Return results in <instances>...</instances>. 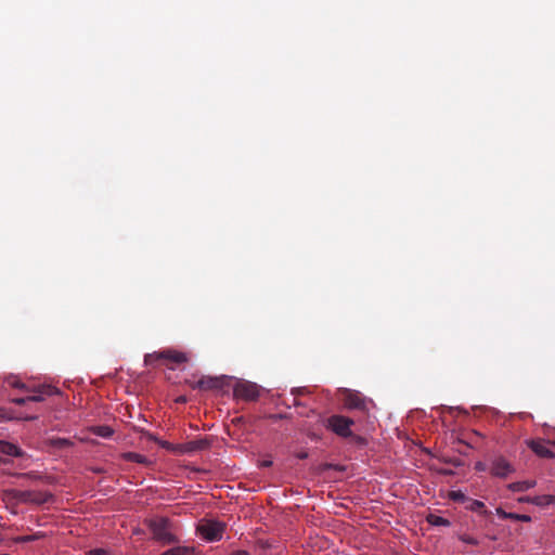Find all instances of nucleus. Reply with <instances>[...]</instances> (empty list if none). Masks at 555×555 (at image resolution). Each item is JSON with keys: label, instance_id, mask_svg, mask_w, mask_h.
Instances as JSON below:
<instances>
[{"label": "nucleus", "instance_id": "33", "mask_svg": "<svg viewBox=\"0 0 555 555\" xmlns=\"http://www.w3.org/2000/svg\"><path fill=\"white\" fill-rule=\"evenodd\" d=\"M186 401L185 397H179L177 399V402H181V403H184Z\"/></svg>", "mask_w": 555, "mask_h": 555}, {"label": "nucleus", "instance_id": "8", "mask_svg": "<svg viewBox=\"0 0 555 555\" xmlns=\"http://www.w3.org/2000/svg\"><path fill=\"white\" fill-rule=\"evenodd\" d=\"M228 377H212V376H203L196 382L186 380L188 385L192 389H201V390H212V389H221L227 383Z\"/></svg>", "mask_w": 555, "mask_h": 555}, {"label": "nucleus", "instance_id": "11", "mask_svg": "<svg viewBox=\"0 0 555 555\" xmlns=\"http://www.w3.org/2000/svg\"><path fill=\"white\" fill-rule=\"evenodd\" d=\"M527 446L540 457H555V453L547 447V444L543 440H528Z\"/></svg>", "mask_w": 555, "mask_h": 555}, {"label": "nucleus", "instance_id": "7", "mask_svg": "<svg viewBox=\"0 0 555 555\" xmlns=\"http://www.w3.org/2000/svg\"><path fill=\"white\" fill-rule=\"evenodd\" d=\"M234 397L246 401H255L259 397V387L257 384L242 380L233 387Z\"/></svg>", "mask_w": 555, "mask_h": 555}, {"label": "nucleus", "instance_id": "2", "mask_svg": "<svg viewBox=\"0 0 555 555\" xmlns=\"http://www.w3.org/2000/svg\"><path fill=\"white\" fill-rule=\"evenodd\" d=\"M9 494L20 503H33L37 505L44 504L52 499V494L48 491L11 490Z\"/></svg>", "mask_w": 555, "mask_h": 555}, {"label": "nucleus", "instance_id": "9", "mask_svg": "<svg viewBox=\"0 0 555 555\" xmlns=\"http://www.w3.org/2000/svg\"><path fill=\"white\" fill-rule=\"evenodd\" d=\"M165 359L167 361L180 364L188 361V356L184 352L168 349L160 352H155L153 354L145 356V363L152 364L154 360Z\"/></svg>", "mask_w": 555, "mask_h": 555}, {"label": "nucleus", "instance_id": "30", "mask_svg": "<svg viewBox=\"0 0 555 555\" xmlns=\"http://www.w3.org/2000/svg\"><path fill=\"white\" fill-rule=\"evenodd\" d=\"M272 465V461L271 460H264L260 463V466L261 467H270Z\"/></svg>", "mask_w": 555, "mask_h": 555}, {"label": "nucleus", "instance_id": "4", "mask_svg": "<svg viewBox=\"0 0 555 555\" xmlns=\"http://www.w3.org/2000/svg\"><path fill=\"white\" fill-rule=\"evenodd\" d=\"M34 395L27 397H20L12 399V402L17 405H24L27 402H41L44 400V397H51L54 395H60L61 391L59 388L52 385H40L34 389H31Z\"/></svg>", "mask_w": 555, "mask_h": 555}, {"label": "nucleus", "instance_id": "14", "mask_svg": "<svg viewBox=\"0 0 555 555\" xmlns=\"http://www.w3.org/2000/svg\"><path fill=\"white\" fill-rule=\"evenodd\" d=\"M537 485L535 480H524V481H516L508 485V489L513 492H524L531 488H533Z\"/></svg>", "mask_w": 555, "mask_h": 555}, {"label": "nucleus", "instance_id": "12", "mask_svg": "<svg viewBox=\"0 0 555 555\" xmlns=\"http://www.w3.org/2000/svg\"><path fill=\"white\" fill-rule=\"evenodd\" d=\"M209 447V442L207 439H197L188 441L185 443H181L178 446V451L180 453H191L195 451L206 450Z\"/></svg>", "mask_w": 555, "mask_h": 555}, {"label": "nucleus", "instance_id": "20", "mask_svg": "<svg viewBox=\"0 0 555 555\" xmlns=\"http://www.w3.org/2000/svg\"><path fill=\"white\" fill-rule=\"evenodd\" d=\"M122 456L125 460L130 461V462L144 464V465L149 463L147 457L142 454H139V453L128 452V453H125Z\"/></svg>", "mask_w": 555, "mask_h": 555}, {"label": "nucleus", "instance_id": "13", "mask_svg": "<svg viewBox=\"0 0 555 555\" xmlns=\"http://www.w3.org/2000/svg\"><path fill=\"white\" fill-rule=\"evenodd\" d=\"M0 453L10 455V456H21L22 455V451L17 446H15L11 442H7V441H0Z\"/></svg>", "mask_w": 555, "mask_h": 555}, {"label": "nucleus", "instance_id": "18", "mask_svg": "<svg viewBox=\"0 0 555 555\" xmlns=\"http://www.w3.org/2000/svg\"><path fill=\"white\" fill-rule=\"evenodd\" d=\"M498 514L505 519H514V520H519V521H525V522H528L531 520V517L529 515H524V514L506 513L501 509L498 511Z\"/></svg>", "mask_w": 555, "mask_h": 555}, {"label": "nucleus", "instance_id": "16", "mask_svg": "<svg viewBox=\"0 0 555 555\" xmlns=\"http://www.w3.org/2000/svg\"><path fill=\"white\" fill-rule=\"evenodd\" d=\"M160 555H194V548L190 546H176L167 550Z\"/></svg>", "mask_w": 555, "mask_h": 555}, {"label": "nucleus", "instance_id": "6", "mask_svg": "<svg viewBox=\"0 0 555 555\" xmlns=\"http://www.w3.org/2000/svg\"><path fill=\"white\" fill-rule=\"evenodd\" d=\"M197 531L201 535L209 542L219 541L222 538V533L224 531V525L220 521L208 520L204 524H201L197 527Z\"/></svg>", "mask_w": 555, "mask_h": 555}, {"label": "nucleus", "instance_id": "22", "mask_svg": "<svg viewBox=\"0 0 555 555\" xmlns=\"http://www.w3.org/2000/svg\"><path fill=\"white\" fill-rule=\"evenodd\" d=\"M51 442L52 446L55 448H66L72 444V442L65 438H55Z\"/></svg>", "mask_w": 555, "mask_h": 555}, {"label": "nucleus", "instance_id": "24", "mask_svg": "<svg viewBox=\"0 0 555 555\" xmlns=\"http://www.w3.org/2000/svg\"><path fill=\"white\" fill-rule=\"evenodd\" d=\"M469 506L468 508L474 511V512H480L485 508V504L483 502L481 501H478V500H469Z\"/></svg>", "mask_w": 555, "mask_h": 555}, {"label": "nucleus", "instance_id": "26", "mask_svg": "<svg viewBox=\"0 0 555 555\" xmlns=\"http://www.w3.org/2000/svg\"><path fill=\"white\" fill-rule=\"evenodd\" d=\"M450 498L453 500V501H465L466 500V496L463 492L461 491H452L450 493Z\"/></svg>", "mask_w": 555, "mask_h": 555}, {"label": "nucleus", "instance_id": "3", "mask_svg": "<svg viewBox=\"0 0 555 555\" xmlns=\"http://www.w3.org/2000/svg\"><path fill=\"white\" fill-rule=\"evenodd\" d=\"M353 420L344 415H332L326 420L325 427L341 438L353 437L351 426Z\"/></svg>", "mask_w": 555, "mask_h": 555}, {"label": "nucleus", "instance_id": "32", "mask_svg": "<svg viewBox=\"0 0 555 555\" xmlns=\"http://www.w3.org/2000/svg\"><path fill=\"white\" fill-rule=\"evenodd\" d=\"M231 555H249V553L244 550H237V551H234Z\"/></svg>", "mask_w": 555, "mask_h": 555}, {"label": "nucleus", "instance_id": "19", "mask_svg": "<svg viewBox=\"0 0 555 555\" xmlns=\"http://www.w3.org/2000/svg\"><path fill=\"white\" fill-rule=\"evenodd\" d=\"M46 534L41 531H38L34 534H28V535H21V537H17L14 539V541L16 543H28V542H34V541H37V540H40L42 538H44Z\"/></svg>", "mask_w": 555, "mask_h": 555}, {"label": "nucleus", "instance_id": "27", "mask_svg": "<svg viewBox=\"0 0 555 555\" xmlns=\"http://www.w3.org/2000/svg\"><path fill=\"white\" fill-rule=\"evenodd\" d=\"M87 555H107V552L103 548H94L89 551Z\"/></svg>", "mask_w": 555, "mask_h": 555}, {"label": "nucleus", "instance_id": "1", "mask_svg": "<svg viewBox=\"0 0 555 555\" xmlns=\"http://www.w3.org/2000/svg\"><path fill=\"white\" fill-rule=\"evenodd\" d=\"M149 528L153 533V538L164 545L178 542V538L172 533V524L166 517L150 520Z\"/></svg>", "mask_w": 555, "mask_h": 555}, {"label": "nucleus", "instance_id": "17", "mask_svg": "<svg viewBox=\"0 0 555 555\" xmlns=\"http://www.w3.org/2000/svg\"><path fill=\"white\" fill-rule=\"evenodd\" d=\"M426 520L431 526H444V527H448V526L451 525L450 520H448L447 518L441 517L439 515H436V514H428L427 517H426Z\"/></svg>", "mask_w": 555, "mask_h": 555}, {"label": "nucleus", "instance_id": "10", "mask_svg": "<svg viewBox=\"0 0 555 555\" xmlns=\"http://www.w3.org/2000/svg\"><path fill=\"white\" fill-rule=\"evenodd\" d=\"M515 472L514 466L503 456H495L491 460L490 474L498 478H506Z\"/></svg>", "mask_w": 555, "mask_h": 555}, {"label": "nucleus", "instance_id": "28", "mask_svg": "<svg viewBox=\"0 0 555 555\" xmlns=\"http://www.w3.org/2000/svg\"><path fill=\"white\" fill-rule=\"evenodd\" d=\"M475 469L478 470V472H485L487 469V466L482 462H477L475 464Z\"/></svg>", "mask_w": 555, "mask_h": 555}, {"label": "nucleus", "instance_id": "21", "mask_svg": "<svg viewBox=\"0 0 555 555\" xmlns=\"http://www.w3.org/2000/svg\"><path fill=\"white\" fill-rule=\"evenodd\" d=\"M93 434L102 438H111L114 430L109 426H95L92 429Z\"/></svg>", "mask_w": 555, "mask_h": 555}, {"label": "nucleus", "instance_id": "15", "mask_svg": "<svg viewBox=\"0 0 555 555\" xmlns=\"http://www.w3.org/2000/svg\"><path fill=\"white\" fill-rule=\"evenodd\" d=\"M531 504L537 506H547L555 504V495L542 494L532 496Z\"/></svg>", "mask_w": 555, "mask_h": 555}, {"label": "nucleus", "instance_id": "5", "mask_svg": "<svg viewBox=\"0 0 555 555\" xmlns=\"http://www.w3.org/2000/svg\"><path fill=\"white\" fill-rule=\"evenodd\" d=\"M341 398L345 408L349 410H357L360 412H367L369 411V403L371 402L367 400L361 392L351 390V389H343L341 390Z\"/></svg>", "mask_w": 555, "mask_h": 555}, {"label": "nucleus", "instance_id": "29", "mask_svg": "<svg viewBox=\"0 0 555 555\" xmlns=\"http://www.w3.org/2000/svg\"><path fill=\"white\" fill-rule=\"evenodd\" d=\"M296 457L299 459V460H305L308 457V452L307 451H300L296 454Z\"/></svg>", "mask_w": 555, "mask_h": 555}, {"label": "nucleus", "instance_id": "23", "mask_svg": "<svg viewBox=\"0 0 555 555\" xmlns=\"http://www.w3.org/2000/svg\"><path fill=\"white\" fill-rule=\"evenodd\" d=\"M7 383L12 386V387H15V388H21V389H26V390H29L25 384H23L22 382H20L16 377H8L7 378Z\"/></svg>", "mask_w": 555, "mask_h": 555}, {"label": "nucleus", "instance_id": "31", "mask_svg": "<svg viewBox=\"0 0 555 555\" xmlns=\"http://www.w3.org/2000/svg\"><path fill=\"white\" fill-rule=\"evenodd\" d=\"M531 500H532V496H522V498H519V502L521 503H531Z\"/></svg>", "mask_w": 555, "mask_h": 555}, {"label": "nucleus", "instance_id": "34", "mask_svg": "<svg viewBox=\"0 0 555 555\" xmlns=\"http://www.w3.org/2000/svg\"><path fill=\"white\" fill-rule=\"evenodd\" d=\"M23 476H27V477H30V476H31V474H29V473H26V474H24Z\"/></svg>", "mask_w": 555, "mask_h": 555}, {"label": "nucleus", "instance_id": "25", "mask_svg": "<svg viewBox=\"0 0 555 555\" xmlns=\"http://www.w3.org/2000/svg\"><path fill=\"white\" fill-rule=\"evenodd\" d=\"M460 540L464 543L470 544V545H478V540L469 534H461Z\"/></svg>", "mask_w": 555, "mask_h": 555}]
</instances>
